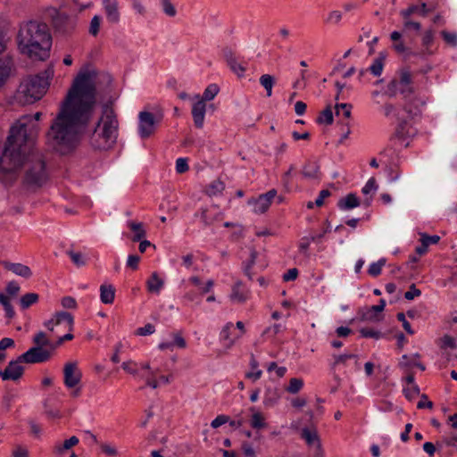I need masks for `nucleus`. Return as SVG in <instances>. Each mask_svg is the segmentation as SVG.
<instances>
[{
    "label": "nucleus",
    "instance_id": "nucleus-1",
    "mask_svg": "<svg viewBox=\"0 0 457 457\" xmlns=\"http://www.w3.org/2000/svg\"><path fill=\"white\" fill-rule=\"evenodd\" d=\"M96 93L88 73L79 74L75 79L47 132V141L54 151L66 154L76 147L80 129L92 117Z\"/></svg>",
    "mask_w": 457,
    "mask_h": 457
},
{
    "label": "nucleus",
    "instance_id": "nucleus-2",
    "mask_svg": "<svg viewBox=\"0 0 457 457\" xmlns=\"http://www.w3.org/2000/svg\"><path fill=\"white\" fill-rule=\"evenodd\" d=\"M30 120L24 116L11 127L0 156V170L14 172L25 167L24 184L40 187L47 181L48 172L42 154L34 148V139L28 134L27 121Z\"/></svg>",
    "mask_w": 457,
    "mask_h": 457
},
{
    "label": "nucleus",
    "instance_id": "nucleus-3",
    "mask_svg": "<svg viewBox=\"0 0 457 457\" xmlns=\"http://www.w3.org/2000/svg\"><path fill=\"white\" fill-rule=\"evenodd\" d=\"M386 94L390 97L400 94L405 100L402 108H398L390 103L385 104L383 106L385 116L387 118L393 117L397 122L395 135L399 138H405L409 134L407 129L409 121L420 113L418 106L413 105L414 99H411L414 94V87L411 71L407 69L400 70L387 84Z\"/></svg>",
    "mask_w": 457,
    "mask_h": 457
},
{
    "label": "nucleus",
    "instance_id": "nucleus-4",
    "mask_svg": "<svg viewBox=\"0 0 457 457\" xmlns=\"http://www.w3.org/2000/svg\"><path fill=\"white\" fill-rule=\"evenodd\" d=\"M17 40L21 52L31 59L45 61L50 55L52 37L45 22L29 21L22 23Z\"/></svg>",
    "mask_w": 457,
    "mask_h": 457
},
{
    "label": "nucleus",
    "instance_id": "nucleus-5",
    "mask_svg": "<svg viewBox=\"0 0 457 457\" xmlns=\"http://www.w3.org/2000/svg\"><path fill=\"white\" fill-rule=\"evenodd\" d=\"M118 129L119 121L113 109L104 104L102 116L90 138L92 146L100 150L112 147L116 143Z\"/></svg>",
    "mask_w": 457,
    "mask_h": 457
},
{
    "label": "nucleus",
    "instance_id": "nucleus-6",
    "mask_svg": "<svg viewBox=\"0 0 457 457\" xmlns=\"http://www.w3.org/2000/svg\"><path fill=\"white\" fill-rule=\"evenodd\" d=\"M53 75V68H48L23 79L17 90V100L22 104H30L40 100L46 94Z\"/></svg>",
    "mask_w": 457,
    "mask_h": 457
},
{
    "label": "nucleus",
    "instance_id": "nucleus-7",
    "mask_svg": "<svg viewBox=\"0 0 457 457\" xmlns=\"http://www.w3.org/2000/svg\"><path fill=\"white\" fill-rule=\"evenodd\" d=\"M74 326L73 316L67 312H58L53 318L45 322L51 337L48 343H63L74 338L72 334Z\"/></svg>",
    "mask_w": 457,
    "mask_h": 457
},
{
    "label": "nucleus",
    "instance_id": "nucleus-8",
    "mask_svg": "<svg viewBox=\"0 0 457 457\" xmlns=\"http://www.w3.org/2000/svg\"><path fill=\"white\" fill-rule=\"evenodd\" d=\"M122 369L137 378L145 380L146 386L156 388L159 385L155 378L156 371L152 370L148 363H137L134 361H123Z\"/></svg>",
    "mask_w": 457,
    "mask_h": 457
},
{
    "label": "nucleus",
    "instance_id": "nucleus-9",
    "mask_svg": "<svg viewBox=\"0 0 457 457\" xmlns=\"http://www.w3.org/2000/svg\"><path fill=\"white\" fill-rule=\"evenodd\" d=\"M82 373L78 368L77 361H68L63 367V383L69 389H73L71 393L72 397H78L80 395Z\"/></svg>",
    "mask_w": 457,
    "mask_h": 457
},
{
    "label": "nucleus",
    "instance_id": "nucleus-10",
    "mask_svg": "<svg viewBox=\"0 0 457 457\" xmlns=\"http://www.w3.org/2000/svg\"><path fill=\"white\" fill-rule=\"evenodd\" d=\"M48 14L52 18L54 32L62 36L71 35L76 28V21L65 13H61L56 8H50Z\"/></svg>",
    "mask_w": 457,
    "mask_h": 457
},
{
    "label": "nucleus",
    "instance_id": "nucleus-11",
    "mask_svg": "<svg viewBox=\"0 0 457 457\" xmlns=\"http://www.w3.org/2000/svg\"><path fill=\"white\" fill-rule=\"evenodd\" d=\"M341 345H333L334 352L331 353L330 361L331 369L336 370L353 365L355 370H359L361 369V364L358 361V355L353 353L341 351Z\"/></svg>",
    "mask_w": 457,
    "mask_h": 457
},
{
    "label": "nucleus",
    "instance_id": "nucleus-12",
    "mask_svg": "<svg viewBox=\"0 0 457 457\" xmlns=\"http://www.w3.org/2000/svg\"><path fill=\"white\" fill-rule=\"evenodd\" d=\"M386 301L380 299L379 303L372 306H364L359 308L356 316L349 320L350 325L355 324L357 321L376 322L381 320V312L385 309Z\"/></svg>",
    "mask_w": 457,
    "mask_h": 457
},
{
    "label": "nucleus",
    "instance_id": "nucleus-13",
    "mask_svg": "<svg viewBox=\"0 0 457 457\" xmlns=\"http://www.w3.org/2000/svg\"><path fill=\"white\" fill-rule=\"evenodd\" d=\"M162 116L156 119L150 112H140L138 114V133L141 138H147L154 133L155 125L161 120Z\"/></svg>",
    "mask_w": 457,
    "mask_h": 457
},
{
    "label": "nucleus",
    "instance_id": "nucleus-14",
    "mask_svg": "<svg viewBox=\"0 0 457 457\" xmlns=\"http://www.w3.org/2000/svg\"><path fill=\"white\" fill-rule=\"evenodd\" d=\"M51 357V352L42 345L31 347L26 353L19 356V361L26 363H40L46 361Z\"/></svg>",
    "mask_w": 457,
    "mask_h": 457
},
{
    "label": "nucleus",
    "instance_id": "nucleus-15",
    "mask_svg": "<svg viewBox=\"0 0 457 457\" xmlns=\"http://www.w3.org/2000/svg\"><path fill=\"white\" fill-rule=\"evenodd\" d=\"M277 195L275 189H270L267 193L261 195L257 199L249 204H253V212L256 213H264L271 204L272 200Z\"/></svg>",
    "mask_w": 457,
    "mask_h": 457
},
{
    "label": "nucleus",
    "instance_id": "nucleus-16",
    "mask_svg": "<svg viewBox=\"0 0 457 457\" xmlns=\"http://www.w3.org/2000/svg\"><path fill=\"white\" fill-rule=\"evenodd\" d=\"M19 358L9 362L4 370H0V377L3 380H18L23 374L24 369L21 365Z\"/></svg>",
    "mask_w": 457,
    "mask_h": 457
},
{
    "label": "nucleus",
    "instance_id": "nucleus-17",
    "mask_svg": "<svg viewBox=\"0 0 457 457\" xmlns=\"http://www.w3.org/2000/svg\"><path fill=\"white\" fill-rule=\"evenodd\" d=\"M301 436L305 440L308 445L315 446V454L314 457H322L323 450L321 448V444L318 436V433L315 429H310L307 428H303Z\"/></svg>",
    "mask_w": 457,
    "mask_h": 457
},
{
    "label": "nucleus",
    "instance_id": "nucleus-18",
    "mask_svg": "<svg viewBox=\"0 0 457 457\" xmlns=\"http://www.w3.org/2000/svg\"><path fill=\"white\" fill-rule=\"evenodd\" d=\"M195 216H200L204 227L212 226L214 223L220 221L222 219L221 213L214 206L202 209L200 213L196 212Z\"/></svg>",
    "mask_w": 457,
    "mask_h": 457
},
{
    "label": "nucleus",
    "instance_id": "nucleus-19",
    "mask_svg": "<svg viewBox=\"0 0 457 457\" xmlns=\"http://www.w3.org/2000/svg\"><path fill=\"white\" fill-rule=\"evenodd\" d=\"M237 328L238 329V332L236 333L232 337H230V335L232 334L231 331L232 330L235 331L236 328H234L233 323H231V322L227 323L220 332V340L230 341V343H234L235 341L239 340L242 337V336L245 334L244 323L242 321H237Z\"/></svg>",
    "mask_w": 457,
    "mask_h": 457
},
{
    "label": "nucleus",
    "instance_id": "nucleus-20",
    "mask_svg": "<svg viewBox=\"0 0 457 457\" xmlns=\"http://www.w3.org/2000/svg\"><path fill=\"white\" fill-rule=\"evenodd\" d=\"M79 440L77 436H72L64 441H57L53 446V453L56 457H65L72 447L79 444Z\"/></svg>",
    "mask_w": 457,
    "mask_h": 457
},
{
    "label": "nucleus",
    "instance_id": "nucleus-21",
    "mask_svg": "<svg viewBox=\"0 0 457 457\" xmlns=\"http://www.w3.org/2000/svg\"><path fill=\"white\" fill-rule=\"evenodd\" d=\"M326 224H327V228H325L323 233H320L318 235H311L310 237H303L300 239V242H299V245H298L299 251L301 253H303L306 258L310 257V254L308 253V249H309L310 244L312 242H318V241H320L325 236V234H327L328 232L330 231L329 221L326 220Z\"/></svg>",
    "mask_w": 457,
    "mask_h": 457
},
{
    "label": "nucleus",
    "instance_id": "nucleus-22",
    "mask_svg": "<svg viewBox=\"0 0 457 457\" xmlns=\"http://www.w3.org/2000/svg\"><path fill=\"white\" fill-rule=\"evenodd\" d=\"M206 104L204 101L198 100L193 104L192 116L194 124L197 129H202L204 122Z\"/></svg>",
    "mask_w": 457,
    "mask_h": 457
},
{
    "label": "nucleus",
    "instance_id": "nucleus-23",
    "mask_svg": "<svg viewBox=\"0 0 457 457\" xmlns=\"http://www.w3.org/2000/svg\"><path fill=\"white\" fill-rule=\"evenodd\" d=\"M4 268L7 270L13 272L14 274L21 276L25 278H29L31 277L32 272L29 266L21 264V263H14L7 261H4L2 262Z\"/></svg>",
    "mask_w": 457,
    "mask_h": 457
},
{
    "label": "nucleus",
    "instance_id": "nucleus-24",
    "mask_svg": "<svg viewBox=\"0 0 457 457\" xmlns=\"http://www.w3.org/2000/svg\"><path fill=\"white\" fill-rule=\"evenodd\" d=\"M106 18L112 23H117L120 21V12L118 10L117 0H104L103 1Z\"/></svg>",
    "mask_w": 457,
    "mask_h": 457
},
{
    "label": "nucleus",
    "instance_id": "nucleus-25",
    "mask_svg": "<svg viewBox=\"0 0 457 457\" xmlns=\"http://www.w3.org/2000/svg\"><path fill=\"white\" fill-rule=\"evenodd\" d=\"M361 202L357 195L353 193L346 195L345 197L339 199L337 202V207L340 210L347 211L358 207Z\"/></svg>",
    "mask_w": 457,
    "mask_h": 457
},
{
    "label": "nucleus",
    "instance_id": "nucleus-26",
    "mask_svg": "<svg viewBox=\"0 0 457 457\" xmlns=\"http://www.w3.org/2000/svg\"><path fill=\"white\" fill-rule=\"evenodd\" d=\"M229 298L236 303H243L247 300V292L242 288V283L240 281L235 283L232 287Z\"/></svg>",
    "mask_w": 457,
    "mask_h": 457
},
{
    "label": "nucleus",
    "instance_id": "nucleus-27",
    "mask_svg": "<svg viewBox=\"0 0 457 457\" xmlns=\"http://www.w3.org/2000/svg\"><path fill=\"white\" fill-rule=\"evenodd\" d=\"M280 399L279 390L276 387H267L263 396V405L266 408L273 407Z\"/></svg>",
    "mask_w": 457,
    "mask_h": 457
},
{
    "label": "nucleus",
    "instance_id": "nucleus-28",
    "mask_svg": "<svg viewBox=\"0 0 457 457\" xmlns=\"http://www.w3.org/2000/svg\"><path fill=\"white\" fill-rule=\"evenodd\" d=\"M250 411L252 413L250 425L253 429H262L267 428V423L265 421V416L259 411H257L254 407H251Z\"/></svg>",
    "mask_w": 457,
    "mask_h": 457
},
{
    "label": "nucleus",
    "instance_id": "nucleus-29",
    "mask_svg": "<svg viewBox=\"0 0 457 457\" xmlns=\"http://www.w3.org/2000/svg\"><path fill=\"white\" fill-rule=\"evenodd\" d=\"M146 286L149 292L159 294L164 286V280L159 277L157 272H153L146 282Z\"/></svg>",
    "mask_w": 457,
    "mask_h": 457
},
{
    "label": "nucleus",
    "instance_id": "nucleus-30",
    "mask_svg": "<svg viewBox=\"0 0 457 457\" xmlns=\"http://www.w3.org/2000/svg\"><path fill=\"white\" fill-rule=\"evenodd\" d=\"M115 297V288L112 285H102L100 287V299L103 303H112Z\"/></svg>",
    "mask_w": 457,
    "mask_h": 457
},
{
    "label": "nucleus",
    "instance_id": "nucleus-31",
    "mask_svg": "<svg viewBox=\"0 0 457 457\" xmlns=\"http://www.w3.org/2000/svg\"><path fill=\"white\" fill-rule=\"evenodd\" d=\"M386 57L385 52H380L378 56L373 61V63L370 66L369 71L374 76H380L384 68V62Z\"/></svg>",
    "mask_w": 457,
    "mask_h": 457
},
{
    "label": "nucleus",
    "instance_id": "nucleus-32",
    "mask_svg": "<svg viewBox=\"0 0 457 457\" xmlns=\"http://www.w3.org/2000/svg\"><path fill=\"white\" fill-rule=\"evenodd\" d=\"M128 227L134 232V236L132 237V241L134 242L140 241L146 235L145 230L143 228V223L141 222L129 221Z\"/></svg>",
    "mask_w": 457,
    "mask_h": 457
},
{
    "label": "nucleus",
    "instance_id": "nucleus-33",
    "mask_svg": "<svg viewBox=\"0 0 457 457\" xmlns=\"http://www.w3.org/2000/svg\"><path fill=\"white\" fill-rule=\"evenodd\" d=\"M12 65L10 59H0V87H2L9 78Z\"/></svg>",
    "mask_w": 457,
    "mask_h": 457
},
{
    "label": "nucleus",
    "instance_id": "nucleus-34",
    "mask_svg": "<svg viewBox=\"0 0 457 457\" xmlns=\"http://www.w3.org/2000/svg\"><path fill=\"white\" fill-rule=\"evenodd\" d=\"M258 366H259V363H258L257 360L255 359L254 355L251 354L250 367L253 370L245 373V378L251 379L253 382L260 379L262 375V371L258 369Z\"/></svg>",
    "mask_w": 457,
    "mask_h": 457
},
{
    "label": "nucleus",
    "instance_id": "nucleus-35",
    "mask_svg": "<svg viewBox=\"0 0 457 457\" xmlns=\"http://www.w3.org/2000/svg\"><path fill=\"white\" fill-rule=\"evenodd\" d=\"M360 333H361V336L362 338L374 339V340H380V339L388 340V338H386L381 331L372 328H361Z\"/></svg>",
    "mask_w": 457,
    "mask_h": 457
},
{
    "label": "nucleus",
    "instance_id": "nucleus-36",
    "mask_svg": "<svg viewBox=\"0 0 457 457\" xmlns=\"http://www.w3.org/2000/svg\"><path fill=\"white\" fill-rule=\"evenodd\" d=\"M333 112L330 105H328L322 112H320L316 119V122L318 124L325 125H331L333 123Z\"/></svg>",
    "mask_w": 457,
    "mask_h": 457
},
{
    "label": "nucleus",
    "instance_id": "nucleus-37",
    "mask_svg": "<svg viewBox=\"0 0 457 457\" xmlns=\"http://www.w3.org/2000/svg\"><path fill=\"white\" fill-rule=\"evenodd\" d=\"M420 355L418 353L411 356L403 355L402 357L401 365L408 367H418L421 370H425L426 368L420 361H418Z\"/></svg>",
    "mask_w": 457,
    "mask_h": 457
},
{
    "label": "nucleus",
    "instance_id": "nucleus-38",
    "mask_svg": "<svg viewBox=\"0 0 457 457\" xmlns=\"http://www.w3.org/2000/svg\"><path fill=\"white\" fill-rule=\"evenodd\" d=\"M220 87L216 84H210L205 90L204 91L203 96L200 101H211L219 93ZM195 98L199 100V95H195Z\"/></svg>",
    "mask_w": 457,
    "mask_h": 457
},
{
    "label": "nucleus",
    "instance_id": "nucleus-39",
    "mask_svg": "<svg viewBox=\"0 0 457 457\" xmlns=\"http://www.w3.org/2000/svg\"><path fill=\"white\" fill-rule=\"evenodd\" d=\"M434 42V31L432 29H428L424 32L422 36V46L425 47V50L422 52V54L431 55L434 54L433 51L430 50V46Z\"/></svg>",
    "mask_w": 457,
    "mask_h": 457
},
{
    "label": "nucleus",
    "instance_id": "nucleus-40",
    "mask_svg": "<svg viewBox=\"0 0 457 457\" xmlns=\"http://www.w3.org/2000/svg\"><path fill=\"white\" fill-rule=\"evenodd\" d=\"M260 84L265 88L268 97L272 95V87L275 84V78L270 74H263L260 77Z\"/></svg>",
    "mask_w": 457,
    "mask_h": 457
},
{
    "label": "nucleus",
    "instance_id": "nucleus-41",
    "mask_svg": "<svg viewBox=\"0 0 457 457\" xmlns=\"http://www.w3.org/2000/svg\"><path fill=\"white\" fill-rule=\"evenodd\" d=\"M320 167L316 162H308L303 168V175L306 179H317Z\"/></svg>",
    "mask_w": 457,
    "mask_h": 457
},
{
    "label": "nucleus",
    "instance_id": "nucleus-42",
    "mask_svg": "<svg viewBox=\"0 0 457 457\" xmlns=\"http://www.w3.org/2000/svg\"><path fill=\"white\" fill-rule=\"evenodd\" d=\"M38 295L36 293H27L20 299V305L22 310L29 308L38 301Z\"/></svg>",
    "mask_w": 457,
    "mask_h": 457
},
{
    "label": "nucleus",
    "instance_id": "nucleus-43",
    "mask_svg": "<svg viewBox=\"0 0 457 457\" xmlns=\"http://www.w3.org/2000/svg\"><path fill=\"white\" fill-rule=\"evenodd\" d=\"M258 253L255 249H252L250 253V258L246 264L244 266V272L245 276L249 278V279H253V274L251 272L252 268L255 264L257 259Z\"/></svg>",
    "mask_w": 457,
    "mask_h": 457
},
{
    "label": "nucleus",
    "instance_id": "nucleus-44",
    "mask_svg": "<svg viewBox=\"0 0 457 457\" xmlns=\"http://www.w3.org/2000/svg\"><path fill=\"white\" fill-rule=\"evenodd\" d=\"M386 264V259L382 258L377 262H373L370 265L368 273L372 277H378L381 274L382 267Z\"/></svg>",
    "mask_w": 457,
    "mask_h": 457
},
{
    "label": "nucleus",
    "instance_id": "nucleus-45",
    "mask_svg": "<svg viewBox=\"0 0 457 457\" xmlns=\"http://www.w3.org/2000/svg\"><path fill=\"white\" fill-rule=\"evenodd\" d=\"M303 386V379L298 378H293L290 379L289 385L286 388V390L290 394H296L302 389Z\"/></svg>",
    "mask_w": 457,
    "mask_h": 457
},
{
    "label": "nucleus",
    "instance_id": "nucleus-46",
    "mask_svg": "<svg viewBox=\"0 0 457 457\" xmlns=\"http://www.w3.org/2000/svg\"><path fill=\"white\" fill-rule=\"evenodd\" d=\"M336 115L339 116L341 113L346 119L351 117L352 104H337L335 105Z\"/></svg>",
    "mask_w": 457,
    "mask_h": 457
},
{
    "label": "nucleus",
    "instance_id": "nucleus-47",
    "mask_svg": "<svg viewBox=\"0 0 457 457\" xmlns=\"http://www.w3.org/2000/svg\"><path fill=\"white\" fill-rule=\"evenodd\" d=\"M225 188V185L220 180H214L212 182L209 187H207V194L210 195H214L219 193H221Z\"/></svg>",
    "mask_w": 457,
    "mask_h": 457
},
{
    "label": "nucleus",
    "instance_id": "nucleus-48",
    "mask_svg": "<svg viewBox=\"0 0 457 457\" xmlns=\"http://www.w3.org/2000/svg\"><path fill=\"white\" fill-rule=\"evenodd\" d=\"M161 4L163 12L169 17H174L177 14V10L170 0H162Z\"/></svg>",
    "mask_w": 457,
    "mask_h": 457
},
{
    "label": "nucleus",
    "instance_id": "nucleus-49",
    "mask_svg": "<svg viewBox=\"0 0 457 457\" xmlns=\"http://www.w3.org/2000/svg\"><path fill=\"white\" fill-rule=\"evenodd\" d=\"M67 254L71 257L72 262L76 266L82 267V266L86 265V260L83 257L82 253L69 250V251H67Z\"/></svg>",
    "mask_w": 457,
    "mask_h": 457
},
{
    "label": "nucleus",
    "instance_id": "nucleus-50",
    "mask_svg": "<svg viewBox=\"0 0 457 457\" xmlns=\"http://www.w3.org/2000/svg\"><path fill=\"white\" fill-rule=\"evenodd\" d=\"M443 39L451 46L455 47L457 46V34L453 32H448L446 30L441 31Z\"/></svg>",
    "mask_w": 457,
    "mask_h": 457
},
{
    "label": "nucleus",
    "instance_id": "nucleus-51",
    "mask_svg": "<svg viewBox=\"0 0 457 457\" xmlns=\"http://www.w3.org/2000/svg\"><path fill=\"white\" fill-rule=\"evenodd\" d=\"M440 237L437 235L429 236L425 233L421 234L420 243L425 244L428 248L430 245H436L439 242Z\"/></svg>",
    "mask_w": 457,
    "mask_h": 457
},
{
    "label": "nucleus",
    "instance_id": "nucleus-52",
    "mask_svg": "<svg viewBox=\"0 0 457 457\" xmlns=\"http://www.w3.org/2000/svg\"><path fill=\"white\" fill-rule=\"evenodd\" d=\"M403 393L407 399L411 400L420 395V388L417 385L409 386L403 388Z\"/></svg>",
    "mask_w": 457,
    "mask_h": 457
},
{
    "label": "nucleus",
    "instance_id": "nucleus-53",
    "mask_svg": "<svg viewBox=\"0 0 457 457\" xmlns=\"http://www.w3.org/2000/svg\"><path fill=\"white\" fill-rule=\"evenodd\" d=\"M100 23H101V17L98 15H95L91 21H90V27H89V33L92 36H96L99 32L100 29Z\"/></svg>",
    "mask_w": 457,
    "mask_h": 457
},
{
    "label": "nucleus",
    "instance_id": "nucleus-54",
    "mask_svg": "<svg viewBox=\"0 0 457 457\" xmlns=\"http://www.w3.org/2000/svg\"><path fill=\"white\" fill-rule=\"evenodd\" d=\"M267 370L269 372L275 370L278 378H283L287 372V368L286 367H278V365L275 361H271L268 364Z\"/></svg>",
    "mask_w": 457,
    "mask_h": 457
},
{
    "label": "nucleus",
    "instance_id": "nucleus-55",
    "mask_svg": "<svg viewBox=\"0 0 457 457\" xmlns=\"http://www.w3.org/2000/svg\"><path fill=\"white\" fill-rule=\"evenodd\" d=\"M228 65L229 66V68L231 69V71L233 72H235L238 77H243L244 76V73L245 71V67L242 66L240 63H238L237 62V59H235L234 61L232 62H229L228 63Z\"/></svg>",
    "mask_w": 457,
    "mask_h": 457
},
{
    "label": "nucleus",
    "instance_id": "nucleus-56",
    "mask_svg": "<svg viewBox=\"0 0 457 457\" xmlns=\"http://www.w3.org/2000/svg\"><path fill=\"white\" fill-rule=\"evenodd\" d=\"M50 337L51 335L49 330L46 332L39 331L34 336L32 343H48L50 341Z\"/></svg>",
    "mask_w": 457,
    "mask_h": 457
},
{
    "label": "nucleus",
    "instance_id": "nucleus-57",
    "mask_svg": "<svg viewBox=\"0 0 457 457\" xmlns=\"http://www.w3.org/2000/svg\"><path fill=\"white\" fill-rule=\"evenodd\" d=\"M44 407H45V412L47 415V417H49L51 419L61 418V414H60L59 410L56 409V408H53V407L49 406L47 401H46L44 403Z\"/></svg>",
    "mask_w": 457,
    "mask_h": 457
},
{
    "label": "nucleus",
    "instance_id": "nucleus-58",
    "mask_svg": "<svg viewBox=\"0 0 457 457\" xmlns=\"http://www.w3.org/2000/svg\"><path fill=\"white\" fill-rule=\"evenodd\" d=\"M229 421V417L228 415L220 414L218 415L212 422L211 426L213 428H218L219 427L228 423Z\"/></svg>",
    "mask_w": 457,
    "mask_h": 457
},
{
    "label": "nucleus",
    "instance_id": "nucleus-59",
    "mask_svg": "<svg viewBox=\"0 0 457 457\" xmlns=\"http://www.w3.org/2000/svg\"><path fill=\"white\" fill-rule=\"evenodd\" d=\"M420 7L416 4H411L408 8L402 10L400 15L403 19H411V16L416 12H419Z\"/></svg>",
    "mask_w": 457,
    "mask_h": 457
},
{
    "label": "nucleus",
    "instance_id": "nucleus-60",
    "mask_svg": "<svg viewBox=\"0 0 457 457\" xmlns=\"http://www.w3.org/2000/svg\"><path fill=\"white\" fill-rule=\"evenodd\" d=\"M378 188V185H377V182H376V179L375 178H370L367 183L365 184V186L362 187L361 189V192L364 194V195H368L370 194L371 191H376Z\"/></svg>",
    "mask_w": 457,
    "mask_h": 457
},
{
    "label": "nucleus",
    "instance_id": "nucleus-61",
    "mask_svg": "<svg viewBox=\"0 0 457 457\" xmlns=\"http://www.w3.org/2000/svg\"><path fill=\"white\" fill-rule=\"evenodd\" d=\"M420 295L421 291L416 287L415 284H411L409 290L405 292L404 298L407 300H413L414 297L420 296Z\"/></svg>",
    "mask_w": 457,
    "mask_h": 457
},
{
    "label": "nucleus",
    "instance_id": "nucleus-62",
    "mask_svg": "<svg viewBox=\"0 0 457 457\" xmlns=\"http://www.w3.org/2000/svg\"><path fill=\"white\" fill-rule=\"evenodd\" d=\"M62 306L65 309H76L77 302L71 296H64L61 300Z\"/></svg>",
    "mask_w": 457,
    "mask_h": 457
},
{
    "label": "nucleus",
    "instance_id": "nucleus-63",
    "mask_svg": "<svg viewBox=\"0 0 457 457\" xmlns=\"http://www.w3.org/2000/svg\"><path fill=\"white\" fill-rule=\"evenodd\" d=\"M188 170L187 159L179 158L176 161V171L179 174L186 172Z\"/></svg>",
    "mask_w": 457,
    "mask_h": 457
},
{
    "label": "nucleus",
    "instance_id": "nucleus-64",
    "mask_svg": "<svg viewBox=\"0 0 457 457\" xmlns=\"http://www.w3.org/2000/svg\"><path fill=\"white\" fill-rule=\"evenodd\" d=\"M100 447L102 452L110 457H115L118 454L117 449L109 444L104 443Z\"/></svg>",
    "mask_w": 457,
    "mask_h": 457
}]
</instances>
